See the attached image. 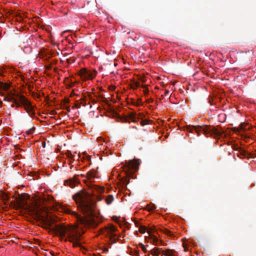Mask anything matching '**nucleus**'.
Listing matches in <instances>:
<instances>
[{
	"mask_svg": "<svg viewBox=\"0 0 256 256\" xmlns=\"http://www.w3.org/2000/svg\"><path fill=\"white\" fill-rule=\"evenodd\" d=\"M162 230L164 234H166L167 235H168L170 236H172L171 232L168 229L164 228Z\"/></svg>",
	"mask_w": 256,
	"mask_h": 256,
	"instance_id": "24",
	"label": "nucleus"
},
{
	"mask_svg": "<svg viewBox=\"0 0 256 256\" xmlns=\"http://www.w3.org/2000/svg\"><path fill=\"white\" fill-rule=\"evenodd\" d=\"M68 156L70 158H72L73 157V156L72 155V154L70 152H68Z\"/></svg>",
	"mask_w": 256,
	"mask_h": 256,
	"instance_id": "35",
	"label": "nucleus"
},
{
	"mask_svg": "<svg viewBox=\"0 0 256 256\" xmlns=\"http://www.w3.org/2000/svg\"><path fill=\"white\" fill-rule=\"evenodd\" d=\"M150 122H152V121H151V120H146V118H145V122H144L145 126H146V125H148V124H150ZM150 125H151V126H150L146 127H146H145V131H146V130H149V131H150V132H151V131L154 132V126L152 124H150Z\"/></svg>",
	"mask_w": 256,
	"mask_h": 256,
	"instance_id": "16",
	"label": "nucleus"
},
{
	"mask_svg": "<svg viewBox=\"0 0 256 256\" xmlns=\"http://www.w3.org/2000/svg\"><path fill=\"white\" fill-rule=\"evenodd\" d=\"M133 104L136 106H142L143 105V102L141 99H138L134 101Z\"/></svg>",
	"mask_w": 256,
	"mask_h": 256,
	"instance_id": "22",
	"label": "nucleus"
},
{
	"mask_svg": "<svg viewBox=\"0 0 256 256\" xmlns=\"http://www.w3.org/2000/svg\"><path fill=\"white\" fill-rule=\"evenodd\" d=\"M17 94H12L8 96H5L4 98V100L5 101H8L11 102H16V98Z\"/></svg>",
	"mask_w": 256,
	"mask_h": 256,
	"instance_id": "12",
	"label": "nucleus"
},
{
	"mask_svg": "<svg viewBox=\"0 0 256 256\" xmlns=\"http://www.w3.org/2000/svg\"><path fill=\"white\" fill-rule=\"evenodd\" d=\"M2 104V102L0 100V106Z\"/></svg>",
	"mask_w": 256,
	"mask_h": 256,
	"instance_id": "40",
	"label": "nucleus"
},
{
	"mask_svg": "<svg viewBox=\"0 0 256 256\" xmlns=\"http://www.w3.org/2000/svg\"><path fill=\"white\" fill-rule=\"evenodd\" d=\"M140 164L139 160L134 159L126 162L124 166V168L126 171L127 176H130L132 174V172H136L138 170V166Z\"/></svg>",
	"mask_w": 256,
	"mask_h": 256,
	"instance_id": "6",
	"label": "nucleus"
},
{
	"mask_svg": "<svg viewBox=\"0 0 256 256\" xmlns=\"http://www.w3.org/2000/svg\"><path fill=\"white\" fill-rule=\"evenodd\" d=\"M140 80L138 81H134L133 83L132 84V87L133 88H138L141 86L142 88H144V86L143 85V82H144V80L142 76L140 77Z\"/></svg>",
	"mask_w": 256,
	"mask_h": 256,
	"instance_id": "11",
	"label": "nucleus"
},
{
	"mask_svg": "<svg viewBox=\"0 0 256 256\" xmlns=\"http://www.w3.org/2000/svg\"><path fill=\"white\" fill-rule=\"evenodd\" d=\"M146 77L145 76V80L144 82H146Z\"/></svg>",
	"mask_w": 256,
	"mask_h": 256,
	"instance_id": "42",
	"label": "nucleus"
},
{
	"mask_svg": "<svg viewBox=\"0 0 256 256\" xmlns=\"http://www.w3.org/2000/svg\"><path fill=\"white\" fill-rule=\"evenodd\" d=\"M240 148V147L238 146H234L233 147V149L234 150H239Z\"/></svg>",
	"mask_w": 256,
	"mask_h": 256,
	"instance_id": "31",
	"label": "nucleus"
},
{
	"mask_svg": "<svg viewBox=\"0 0 256 256\" xmlns=\"http://www.w3.org/2000/svg\"><path fill=\"white\" fill-rule=\"evenodd\" d=\"M145 233L146 232L148 236H145V242H152L154 245H158V238L154 234L155 232V228L152 226L150 227L145 226Z\"/></svg>",
	"mask_w": 256,
	"mask_h": 256,
	"instance_id": "8",
	"label": "nucleus"
},
{
	"mask_svg": "<svg viewBox=\"0 0 256 256\" xmlns=\"http://www.w3.org/2000/svg\"><path fill=\"white\" fill-rule=\"evenodd\" d=\"M96 70L90 71L86 68H82L79 72L80 76L85 80L94 78L96 76Z\"/></svg>",
	"mask_w": 256,
	"mask_h": 256,
	"instance_id": "10",
	"label": "nucleus"
},
{
	"mask_svg": "<svg viewBox=\"0 0 256 256\" xmlns=\"http://www.w3.org/2000/svg\"><path fill=\"white\" fill-rule=\"evenodd\" d=\"M66 110H67L68 112H70V106H67V107L66 108Z\"/></svg>",
	"mask_w": 256,
	"mask_h": 256,
	"instance_id": "36",
	"label": "nucleus"
},
{
	"mask_svg": "<svg viewBox=\"0 0 256 256\" xmlns=\"http://www.w3.org/2000/svg\"><path fill=\"white\" fill-rule=\"evenodd\" d=\"M145 97H146V94L148 92V88H146V86L145 85ZM152 102V99H149L148 98L147 99L146 98H145V108L146 107H148V108H150L152 106L150 104V102Z\"/></svg>",
	"mask_w": 256,
	"mask_h": 256,
	"instance_id": "13",
	"label": "nucleus"
},
{
	"mask_svg": "<svg viewBox=\"0 0 256 256\" xmlns=\"http://www.w3.org/2000/svg\"><path fill=\"white\" fill-rule=\"evenodd\" d=\"M81 176H82V177H84V176H85V175H84V174H81Z\"/></svg>",
	"mask_w": 256,
	"mask_h": 256,
	"instance_id": "37",
	"label": "nucleus"
},
{
	"mask_svg": "<svg viewBox=\"0 0 256 256\" xmlns=\"http://www.w3.org/2000/svg\"><path fill=\"white\" fill-rule=\"evenodd\" d=\"M72 198L78 208L84 214L82 217L76 212L72 211V214L76 218L78 224L84 226L96 227L98 222L94 214L96 202L92 199L89 193L81 190L74 194Z\"/></svg>",
	"mask_w": 256,
	"mask_h": 256,
	"instance_id": "1",
	"label": "nucleus"
},
{
	"mask_svg": "<svg viewBox=\"0 0 256 256\" xmlns=\"http://www.w3.org/2000/svg\"><path fill=\"white\" fill-rule=\"evenodd\" d=\"M143 114L142 113L139 112L138 114L136 113H132L130 114L128 118H125V120L126 122H138L140 121V124L142 126H144V120H143Z\"/></svg>",
	"mask_w": 256,
	"mask_h": 256,
	"instance_id": "9",
	"label": "nucleus"
},
{
	"mask_svg": "<svg viewBox=\"0 0 256 256\" xmlns=\"http://www.w3.org/2000/svg\"><path fill=\"white\" fill-rule=\"evenodd\" d=\"M139 246H140V248L142 249V251H144V244H142V243H140V244H139Z\"/></svg>",
	"mask_w": 256,
	"mask_h": 256,
	"instance_id": "32",
	"label": "nucleus"
},
{
	"mask_svg": "<svg viewBox=\"0 0 256 256\" xmlns=\"http://www.w3.org/2000/svg\"><path fill=\"white\" fill-rule=\"evenodd\" d=\"M186 129L190 132H192L193 130H194L197 133L198 136H200L201 132L205 135L210 134L216 137L220 136L222 134L216 127L207 125L196 126L187 125Z\"/></svg>",
	"mask_w": 256,
	"mask_h": 256,
	"instance_id": "4",
	"label": "nucleus"
},
{
	"mask_svg": "<svg viewBox=\"0 0 256 256\" xmlns=\"http://www.w3.org/2000/svg\"><path fill=\"white\" fill-rule=\"evenodd\" d=\"M66 61L68 63L70 64L74 62V60L71 58H68L66 60Z\"/></svg>",
	"mask_w": 256,
	"mask_h": 256,
	"instance_id": "28",
	"label": "nucleus"
},
{
	"mask_svg": "<svg viewBox=\"0 0 256 256\" xmlns=\"http://www.w3.org/2000/svg\"><path fill=\"white\" fill-rule=\"evenodd\" d=\"M57 114V112L54 110H52L50 112V114H52V115H54L56 114Z\"/></svg>",
	"mask_w": 256,
	"mask_h": 256,
	"instance_id": "33",
	"label": "nucleus"
},
{
	"mask_svg": "<svg viewBox=\"0 0 256 256\" xmlns=\"http://www.w3.org/2000/svg\"><path fill=\"white\" fill-rule=\"evenodd\" d=\"M238 152H239L237 154V156L238 157H240V156H246V154H248V152L241 148L239 150Z\"/></svg>",
	"mask_w": 256,
	"mask_h": 256,
	"instance_id": "21",
	"label": "nucleus"
},
{
	"mask_svg": "<svg viewBox=\"0 0 256 256\" xmlns=\"http://www.w3.org/2000/svg\"><path fill=\"white\" fill-rule=\"evenodd\" d=\"M78 182V180H66L64 182L65 185L68 186L70 188H73L75 186L76 183Z\"/></svg>",
	"mask_w": 256,
	"mask_h": 256,
	"instance_id": "14",
	"label": "nucleus"
},
{
	"mask_svg": "<svg viewBox=\"0 0 256 256\" xmlns=\"http://www.w3.org/2000/svg\"><path fill=\"white\" fill-rule=\"evenodd\" d=\"M8 86L0 82V90L2 88L4 90H7L8 88Z\"/></svg>",
	"mask_w": 256,
	"mask_h": 256,
	"instance_id": "23",
	"label": "nucleus"
},
{
	"mask_svg": "<svg viewBox=\"0 0 256 256\" xmlns=\"http://www.w3.org/2000/svg\"><path fill=\"white\" fill-rule=\"evenodd\" d=\"M248 124H244V123H242L240 125V130H245L246 128H245V126H246Z\"/></svg>",
	"mask_w": 256,
	"mask_h": 256,
	"instance_id": "26",
	"label": "nucleus"
},
{
	"mask_svg": "<svg viewBox=\"0 0 256 256\" xmlns=\"http://www.w3.org/2000/svg\"><path fill=\"white\" fill-rule=\"evenodd\" d=\"M168 94H169V91L168 90H166L165 92H164V94H162V96H163V97L168 96L170 98V96L168 95Z\"/></svg>",
	"mask_w": 256,
	"mask_h": 256,
	"instance_id": "29",
	"label": "nucleus"
},
{
	"mask_svg": "<svg viewBox=\"0 0 256 256\" xmlns=\"http://www.w3.org/2000/svg\"><path fill=\"white\" fill-rule=\"evenodd\" d=\"M135 233H136V234H138V231H136Z\"/></svg>",
	"mask_w": 256,
	"mask_h": 256,
	"instance_id": "38",
	"label": "nucleus"
},
{
	"mask_svg": "<svg viewBox=\"0 0 256 256\" xmlns=\"http://www.w3.org/2000/svg\"><path fill=\"white\" fill-rule=\"evenodd\" d=\"M14 104H12L11 106H12V107H14Z\"/></svg>",
	"mask_w": 256,
	"mask_h": 256,
	"instance_id": "41",
	"label": "nucleus"
},
{
	"mask_svg": "<svg viewBox=\"0 0 256 256\" xmlns=\"http://www.w3.org/2000/svg\"><path fill=\"white\" fill-rule=\"evenodd\" d=\"M13 102L14 103L16 107L21 106L22 105L24 106V110L30 116L34 115L35 112L33 106L31 104L30 102L24 96L17 94L16 102Z\"/></svg>",
	"mask_w": 256,
	"mask_h": 256,
	"instance_id": "5",
	"label": "nucleus"
},
{
	"mask_svg": "<svg viewBox=\"0 0 256 256\" xmlns=\"http://www.w3.org/2000/svg\"><path fill=\"white\" fill-rule=\"evenodd\" d=\"M8 196L6 194H4L2 196V200H8Z\"/></svg>",
	"mask_w": 256,
	"mask_h": 256,
	"instance_id": "30",
	"label": "nucleus"
},
{
	"mask_svg": "<svg viewBox=\"0 0 256 256\" xmlns=\"http://www.w3.org/2000/svg\"><path fill=\"white\" fill-rule=\"evenodd\" d=\"M45 200H42L39 202H36L28 205L25 200H21L17 204L18 208L25 209L30 214L35 216L38 220H42L44 223L45 228H50L56 220L54 218L47 214L48 208L45 206Z\"/></svg>",
	"mask_w": 256,
	"mask_h": 256,
	"instance_id": "2",
	"label": "nucleus"
},
{
	"mask_svg": "<svg viewBox=\"0 0 256 256\" xmlns=\"http://www.w3.org/2000/svg\"><path fill=\"white\" fill-rule=\"evenodd\" d=\"M116 230V228L112 224H109L102 230V234L108 238L110 244L116 242L117 235L114 233Z\"/></svg>",
	"mask_w": 256,
	"mask_h": 256,
	"instance_id": "7",
	"label": "nucleus"
},
{
	"mask_svg": "<svg viewBox=\"0 0 256 256\" xmlns=\"http://www.w3.org/2000/svg\"><path fill=\"white\" fill-rule=\"evenodd\" d=\"M162 255H166L168 256H174L173 250H166V251L162 252Z\"/></svg>",
	"mask_w": 256,
	"mask_h": 256,
	"instance_id": "20",
	"label": "nucleus"
},
{
	"mask_svg": "<svg viewBox=\"0 0 256 256\" xmlns=\"http://www.w3.org/2000/svg\"><path fill=\"white\" fill-rule=\"evenodd\" d=\"M96 172L92 169V170H91L89 171L88 172H87L86 174V177L87 178L90 180L92 178H96Z\"/></svg>",
	"mask_w": 256,
	"mask_h": 256,
	"instance_id": "15",
	"label": "nucleus"
},
{
	"mask_svg": "<svg viewBox=\"0 0 256 256\" xmlns=\"http://www.w3.org/2000/svg\"><path fill=\"white\" fill-rule=\"evenodd\" d=\"M73 94H74V92H72L70 96H72Z\"/></svg>",
	"mask_w": 256,
	"mask_h": 256,
	"instance_id": "39",
	"label": "nucleus"
},
{
	"mask_svg": "<svg viewBox=\"0 0 256 256\" xmlns=\"http://www.w3.org/2000/svg\"><path fill=\"white\" fill-rule=\"evenodd\" d=\"M114 200V198L112 194L108 195L106 198L105 201L107 204H110Z\"/></svg>",
	"mask_w": 256,
	"mask_h": 256,
	"instance_id": "19",
	"label": "nucleus"
},
{
	"mask_svg": "<svg viewBox=\"0 0 256 256\" xmlns=\"http://www.w3.org/2000/svg\"><path fill=\"white\" fill-rule=\"evenodd\" d=\"M160 250V248H154L152 250H150V254L153 256H158L161 254Z\"/></svg>",
	"mask_w": 256,
	"mask_h": 256,
	"instance_id": "18",
	"label": "nucleus"
},
{
	"mask_svg": "<svg viewBox=\"0 0 256 256\" xmlns=\"http://www.w3.org/2000/svg\"><path fill=\"white\" fill-rule=\"evenodd\" d=\"M134 252V254H132L134 256H139V250H134V251H132V253Z\"/></svg>",
	"mask_w": 256,
	"mask_h": 256,
	"instance_id": "25",
	"label": "nucleus"
},
{
	"mask_svg": "<svg viewBox=\"0 0 256 256\" xmlns=\"http://www.w3.org/2000/svg\"><path fill=\"white\" fill-rule=\"evenodd\" d=\"M154 208H155V207L154 206H152V207H151V208H150L149 206H145L144 210H146L148 211H150V210H154Z\"/></svg>",
	"mask_w": 256,
	"mask_h": 256,
	"instance_id": "27",
	"label": "nucleus"
},
{
	"mask_svg": "<svg viewBox=\"0 0 256 256\" xmlns=\"http://www.w3.org/2000/svg\"><path fill=\"white\" fill-rule=\"evenodd\" d=\"M134 224L138 228V232L142 234H144V227L142 226V223H140L138 220H136Z\"/></svg>",
	"mask_w": 256,
	"mask_h": 256,
	"instance_id": "17",
	"label": "nucleus"
},
{
	"mask_svg": "<svg viewBox=\"0 0 256 256\" xmlns=\"http://www.w3.org/2000/svg\"><path fill=\"white\" fill-rule=\"evenodd\" d=\"M77 227L73 226H66L64 224H57L51 230L58 234L60 236H66V241L73 244L74 247L80 246V234L76 230Z\"/></svg>",
	"mask_w": 256,
	"mask_h": 256,
	"instance_id": "3",
	"label": "nucleus"
},
{
	"mask_svg": "<svg viewBox=\"0 0 256 256\" xmlns=\"http://www.w3.org/2000/svg\"><path fill=\"white\" fill-rule=\"evenodd\" d=\"M64 102L65 103H68V102H70V100H69V99H68V98H65V99L64 100Z\"/></svg>",
	"mask_w": 256,
	"mask_h": 256,
	"instance_id": "34",
	"label": "nucleus"
}]
</instances>
